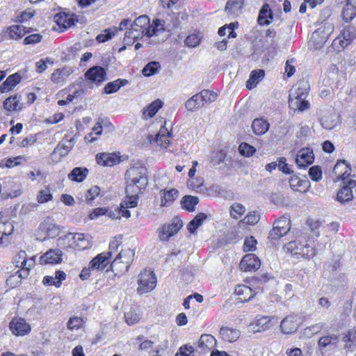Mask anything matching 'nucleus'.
Here are the masks:
<instances>
[{"mask_svg": "<svg viewBox=\"0 0 356 356\" xmlns=\"http://www.w3.org/2000/svg\"><path fill=\"white\" fill-rule=\"evenodd\" d=\"M149 18L147 15H140L137 17L132 24L129 31L125 32L124 42L127 44H132L133 41L143 35L147 36V31Z\"/></svg>", "mask_w": 356, "mask_h": 356, "instance_id": "nucleus-1", "label": "nucleus"}, {"mask_svg": "<svg viewBox=\"0 0 356 356\" xmlns=\"http://www.w3.org/2000/svg\"><path fill=\"white\" fill-rule=\"evenodd\" d=\"M147 168L145 167H132L129 168L126 175L128 179L131 182L126 188V192L129 193L131 188L136 186L138 191L144 189L147 185Z\"/></svg>", "mask_w": 356, "mask_h": 356, "instance_id": "nucleus-2", "label": "nucleus"}, {"mask_svg": "<svg viewBox=\"0 0 356 356\" xmlns=\"http://www.w3.org/2000/svg\"><path fill=\"white\" fill-rule=\"evenodd\" d=\"M134 251L130 248L122 250L112 261L111 264V270L115 272V274L127 272L134 260Z\"/></svg>", "mask_w": 356, "mask_h": 356, "instance_id": "nucleus-3", "label": "nucleus"}, {"mask_svg": "<svg viewBox=\"0 0 356 356\" xmlns=\"http://www.w3.org/2000/svg\"><path fill=\"white\" fill-rule=\"evenodd\" d=\"M138 292L146 293L152 291L156 285V277L152 270L145 269L138 275Z\"/></svg>", "mask_w": 356, "mask_h": 356, "instance_id": "nucleus-4", "label": "nucleus"}, {"mask_svg": "<svg viewBox=\"0 0 356 356\" xmlns=\"http://www.w3.org/2000/svg\"><path fill=\"white\" fill-rule=\"evenodd\" d=\"M284 248L291 254L299 255L303 258H310L316 254L314 248L307 243H302L296 241L288 243L284 245Z\"/></svg>", "mask_w": 356, "mask_h": 356, "instance_id": "nucleus-5", "label": "nucleus"}, {"mask_svg": "<svg viewBox=\"0 0 356 356\" xmlns=\"http://www.w3.org/2000/svg\"><path fill=\"white\" fill-rule=\"evenodd\" d=\"M314 156L313 151L309 148H304L298 151L296 163L299 168L305 169L314 162Z\"/></svg>", "mask_w": 356, "mask_h": 356, "instance_id": "nucleus-6", "label": "nucleus"}, {"mask_svg": "<svg viewBox=\"0 0 356 356\" xmlns=\"http://www.w3.org/2000/svg\"><path fill=\"white\" fill-rule=\"evenodd\" d=\"M261 266L260 260L254 254H246L241 259L239 267L242 271H255Z\"/></svg>", "mask_w": 356, "mask_h": 356, "instance_id": "nucleus-7", "label": "nucleus"}, {"mask_svg": "<svg viewBox=\"0 0 356 356\" xmlns=\"http://www.w3.org/2000/svg\"><path fill=\"white\" fill-rule=\"evenodd\" d=\"M10 330L16 336H24L31 331V327L24 319H13L10 323Z\"/></svg>", "mask_w": 356, "mask_h": 356, "instance_id": "nucleus-8", "label": "nucleus"}, {"mask_svg": "<svg viewBox=\"0 0 356 356\" xmlns=\"http://www.w3.org/2000/svg\"><path fill=\"white\" fill-rule=\"evenodd\" d=\"M305 93L304 92L293 94V96H289V106L293 109L304 111L309 106V103L305 100Z\"/></svg>", "mask_w": 356, "mask_h": 356, "instance_id": "nucleus-9", "label": "nucleus"}, {"mask_svg": "<svg viewBox=\"0 0 356 356\" xmlns=\"http://www.w3.org/2000/svg\"><path fill=\"white\" fill-rule=\"evenodd\" d=\"M166 31H168V29L165 25V22L161 19H155L151 24L149 23L147 37H158Z\"/></svg>", "mask_w": 356, "mask_h": 356, "instance_id": "nucleus-10", "label": "nucleus"}, {"mask_svg": "<svg viewBox=\"0 0 356 356\" xmlns=\"http://www.w3.org/2000/svg\"><path fill=\"white\" fill-rule=\"evenodd\" d=\"M181 222H174L170 225H163L158 229L161 241H167L170 236L176 234L181 227Z\"/></svg>", "mask_w": 356, "mask_h": 356, "instance_id": "nucleus-11", "label": "nucleus"}, {"mask_svg": "<svg viewBox=\"0 0 356 356\" xmlns=\"http://www.w3.org/2000/svg\"><path fill=\"white\" fill-rule=\"evenodd\" d=\"M281 331L284 334H290L294 333L298 328L297 316H288L285 317L280 324Z\"/></svg>", "mask_w": 356, "mask_h": 356, "instance_id": "nucleus-12", "label": "nucleus"}, {"mask_svg": "<svg viewBox=\"0 0 356 356\" xmlns=\"http://www.w3.org/2000/svg\"><path fill=\"white\" fill-rule=\"evenodd\" d=\"M86 78L99 84L105 79L106 72L102 67L95 66L90 68L85 74Z\"/></svg>", "mask_w": 356, "mask_h": 356, "instance_id": "nucleus-13", "label": "nucleus"}, {"mask_svg": "<svg viewBox=\"0 0 356 356\" xmlns=\"http://www.w3.org/2000/svg\"><path fill=\"white\" fill-rule=\"evenodd\" d=\"M14 230V226L12 222H0V245L6 246L10 240V236L13 234Z\"/></svg>", "mask_w": 356, "mask_h": 356, "instance_id": "nucleus-14", "label": "nucleus"}, {"mask_svg": "<svg viewBox=\"0 0 356 356\" xmlns=\"http://www.w3.org/2000/svg\"><path fill=\"white\" fill-rule=\"evenodd\" d=\"M328 38V33H325L324 30L318 29L313 32L309 42V45L315 49H321L323 47Z\"/></svg>", "mask_w": 356, "mask_h": 356, "instance_id": "nucleus-15", "label": "nucleus"}, {"mask_svg": "<svg viewBox=\"0 0 356 356\" xmlns=\"http://www.w3.org/2000/svg\"><path fill=\"white\" fill-rule=\"evenodd\" d=\"M54 21L59 26H63L64 29L72 27L78 22V20L74 17V15H70L65 13H58L55 15Z\"/></svg>", "mask_w": 356, "mask_h": 356, "instance_id": "nucleus-16", "label": "nucleus"}, {"mask_svg": "<svg viewBox=\"0 0 356 356\" xmlns=\"http://www.w3.org/2000/svg\"><path fill=\"white\" fill-rule=\"evenodd\" d=\"M216 346V339L211 334H202L198 343L200 352H209Z\"/></svg>", "mask_w": 356, "mask_h": 356, "instance_id": "nucleus-17", "label": "nucleus"}, {"mask_svg": "<svg viewBox=\"0 0 356 356\" xmlns=\"http://www.w3.org/2000/svg\"><path fill=\"white\" fill-rule=\"evenodd\" d=\"M339 341V337L335 334H327L321 337L318 341V344L321 350L326 348H335Z\"/></svg>", "mask_w": 356, "mask_h": 356, "instance_id": "nucleus-18", "label": "nucleus"}, {"mask_svg": "<svg viewBox=\"0 0 356 356\" xmlns=\"http://www.w3.org/2000/svg\"><path fill=\"white\" fill-rule=\"evenodd\" d=\"M333 172L337 180H345L350 174V168L345 161H340L335 164Z\"/></svg>", "mask_w": 356, "mask_h": 356, "instance_id": "nucleus-19", "label": "nucleus"}, {"mask_svg": "<svg viewBox=\"0 0 356 356\" xmlns=\"http://www.w3.org/2000/svg\"><path fill=\"white\" fill-rule=\"evenodd\" d=\"M62 252L60 250H50L40 257L41 264H58L61 261Z\"/></svg>", "mask_w": 356, "mask_h": 356, "instance_id": "nucleus-20", "label": "nucleus"}, {"mask_svg": "<svg viewBox=\"0 0 356 356\" xmlns=\"http://www.w3.org/2000/svg\"><path fill=\"white\" fill-rule=\"evenodd\" d=\"M273 19V14L268 3H264L259 10L258 23L260 25H269Z\"/></svg>", "mask_w": 356, "mask_h": 356, "instance_id": "nucleus-21", "label": "nucleus"}, {"mask_svg": "<svg viewBox=\"0 0 356 356\" xmlns=\"http://www.w3.org/2000/svg\"><path fill=\"white\" fill-rule=\"evenodd\" d=\"M270 318L268 316H260L250 327L254 332H261L267 330L270 327Z\"/></svg>", "mask_w": 356, "mask_h": 356, "instance_id": "nucleus-22", "label": "nucleus"}, {"mask_svg": "<svg viewBox=\"0 0 356 356\" xmlns=\"http://www.w3.org/2000/svg\"><path fill=\"white\" fill-rule=\"evenodd\" d=\"M25 256L26 252L24 251L19 252V257L22 258L23 261L20 263V265L18 264H17V266L21 267V269L16 273L18 274V277L21 278H26L28 277L30 272V268L34 264V261L32 259H31L28 264V261L25 259Z\"/></svg>", "mask_w": 356, "mask_h": 356, "instance_id": "nucleus-23", "label": "nucleus"}, {"mask_svg": "<svg viewBox=\"0 0 356 356\" xmlns=\"http://www.w3.org/2000/svg\"><path fill=\"white\" fill-rule=\"evenodd\" d=\"M108 254L100 253L92 259L89 266L92 270H104L109 263Z\"/></svg>", "mask_w": 356, "mask_h": 356, "instance_id": "nucleus-24", "label": "nucleus"}, {"mask_svg": "<svg viewBox=\"0 0 356 356\" xmlns=\"http://www.w3.org/2000/svg\"><path fill=\"white\" fill-rule=\"evenodd\" d=\"M21 77L17 73L10 75L0 86V92L2 93L8 92L19 83Z\"/></svg>", "mask_w": 356, "mask_h": 356, "instance_id": "nucleus-25", "label": "nucleus"}, {"mask_svg": "<svg viewBox=\"0 0 356 356\" xmlns=\"http://www.w3.org/2000/svg\"><path fill=\"white\" fill-rule=\"evenodd\" d=\"M269 123L263 118H256L252 123L253 132L258 136L264 134L269 129Z\"/></svg>", "mask_w": 356, "mask_h": 356, "instance_id": "nucleus-26", "label": "nucleus"}, {"mask_svg": "<svg viewBox=\"0 0 356 356\" xmlns=\"http://www.w3.org/2000/svg\"><path fill=\"white\" fill-rule=\"evenodd\" d=\"M74 139L71 138L70 140H66L62 143H58V145L54 149L53 154H58L60 157L65 156L74 146Z\"/></svg>", "mask_w": 356, "mask_h": 356, "instance_id": "nucleus-27", "label": "nucleus"}, {"mask_svg": "<svg viewBox=\"0 0 356 356\" xmlns=\"http://www.w3.org/2000/svg\"><path fill=\"white\" fill-rule=\"evenodd\" d=\"M219 333L223 340L229 342H234L236 341L239 338L241 334L238 330L229 327H221Z\"/></svg>", "mask_w": 356, "mask_h": 356, "instance_id": "nucleus-28", "label": "nucleus"}, {"mask_svg": "<svg viewBox=\"0 0 356 356\" xmlns=\"http://www.w3.org/2000/svg\"><path fill=\"white\" fill-rule=\"evenodd\" d=\"M88 170L86 168L76 167L68 175V178L76 182H82L88 175Z\"/></svg>", "mask_w": 356, "mask_h": 356, "instance_id": "nucleus-29", "label": "nucleus"}, {"mask_svg": "<svg viewBox=\"0 0 356 356\" xmlns=\"http://www.w3.org/2000/svg\"><path fill=\"white\" fill-rule=\"evenodd\" d=\"M3 107L8 111H17L21 110L22 104L20 103V97L14 95L7 98L3 102Z\"/></svg>", "mask_w": 356, "mask_h": 356, "instance_id": "nucleus-30", "label": "nucleus"}, {"mask_svg": "<svg viewBox=\"0 0 356 356\" xmlns=\"http://www.w3.org/2000/svg\"><path fill=\"white\" fill-rule=\"evenodd\" d=\"M54 220L51 218H47L40 224V228L45 231L49 236L51 237L58 234L59 227L53 222Z\"/></svg>", "mask_w": 356, "mask_h": 356, "instance_id": "nucleus-31", "label": "nucleus"}, {"mask_svg": "<svg viewBox=\"0 0 356 356\" xmlns=\"http://www.w3.org/2000/svg\"><path fill=\"white\" fill-rule=\"evenodd\" d=\"M235 293L241 301H249L255 295L252 289L246 285H238L235 289Z\"/></svg>", "mask_w": 356, "mask_h": 356, "instance_id": "nucleus-32", "label": "nucleus"}, {"mask_svg": "<svg viewBox=\"0 0 356 356\" xmlns=\"http://www.w3.org/2000/svg\"><path fill=\"white\" fill-rule=\"evenodd\" d=\"M29 29L22 24L13 25L8 29V35L10 38L17 40L29 33Z\"/></svg>", "mask_w": 356, "mask_h": 356, "instance_id": "nucleus-33", "label": "nucleus"}, {"mask_svg": "<svg viewBox=\"0 0 356 356\" xmlns=\"http://www.w3.org/2000/svg\"><path fill=\"white\" fill-rule=\"evenodd\" d=\"M163 106V102L160 99H156L152 102L143 113V118L148 119L152 118Z\"/></svg>", "mask_w": 356, "mask_h": 356, "instance_id": "nucleus-34", "label": "nucleus"}, {"mask_svg": "<svg viewBox=\"0 0 356 356\" xmlns=\"http://www.w3.org/2000/svg\"><path fill=\"white\" fill-rule=\"evenodd\" d=\"M198 202L199 198L192 195H185L181 200V207L190 212L195 211V206Z\"/></svg>", "mask_w": 356, "mask_h": 356, "instance_id": "nucleus-35", "label": "nucleus"}, {"mask_svg": "<svg viewBox=\"0 0 356 356\" xmlns=\"http://www.w3.org/2000/svg\"><path fill=\"white\" fill-rule=\"evenodd\" d=\"M73 243L74 248H76L79 250H85L90 246V241L83 234H74Z\"/></svg>", "mask_w": 356, "mask_h": 356, "instance_id": "nucleus-36", "label": "nucleus"}, {"mask_svg": "<svg viewBox=\"0 0 356 356\" xmlns=\"http://www.w3.org/2000/svg\"><path fill=\"white\" fill-rule=\"evenodd\" d=\"M188 15L186 10H182L177 13H173L170 19L172 28H178L181 26L183 22L188 20Z\"/></svg>", "mask_w": 356, "mask_h": 356, "instance_id": "nucleus-37", "label": "nucleus"}, {"mask_svg": "<svg viewBox=\"0 0 356 356\" xmlns=\"http://www.w3.org/2000/svg\"><path fill=\"white\" fill-rule=\"evenodd\" d=\"M203 102L200 98V96L199 93L194 95L192 96L190 99H188L186 104L185 106L188 111H194L195 110L197 109L198 108H200L203 106Z\"/></svg>", "mask_w": 356, "mask_h": 356, "instance_id": "nucleus-38", "label": "nucleus"}, {"mask_svg": "<svg viewBox=\"0 0 356 356\" xmlns=\"http://www.w3.org/2000/svg\"><path fill=\"white\" fill-rule=\"evenodd\" d=\"M127 80L118 79L114 81L108 83L104 87V92L106 94H111L117 92L122 86L127 83Z\"/></svg>", "mask_w": 356, "mask_h": 356, "instance_id": "nucleus-39", "label": "nucleus"}, {"mask_svg": "<svg viewBox=\"0 0 356 356\" xmlns=\"http://www.w3.org/2000/svg\"><path fill=\"white\" fill-rule=\"evenodd\" d=\"M97 162L98 164L104 166H112L115 163V158L110 154L102 153L99 154L96 156Z\"/></svg>", "mask_w": 356, "mask_h": 356, "instance_id": "nucleus-40", "label": "nucleus"}, {"mask_svg": "<svg viewBox=\"0 0 356 356\" xmlns=\"http://www.w3.org/2000/svg\"><path fill=\"white\" fill-rule=\"evenodd\" d=\"M291 188L294 191H299V188L302 187L304 190L309 186V181L307 179H301L296 175L292 176L289 179Z\"/></svg>", "mask_w": 356, "mask_h": 356, "instance_id": "nucleus-41", "label": "nucleus"}, {"mask_svg": "<svg viewBox=\"0 0 356 356\" xmlns=\"http://www.w3.org/2000/svg\"><path fill=\"white\" fill-rule=\"evenodd\" d=\"M160 69L161 65L159 62L152 61L143 67L142 72L145 76H150L159 72Z\"/></svg>", "mask_w": 356, "mask_h": 356, "instance_id": "nucleus-42", "label": "nucleus"}, {"mask_svg": "<svg viewBox=\"0 0 356 356\" xmlns=\"http://www.w3.org/2000/svg\"><path fill=\"white\" fill-rule=\"evenodd\" d=\"M178 197V191L176 189H170L169 191H163L161 198V205L167 206L170 204Z\"/></svg>", "mask_w": 356, "mask_h": 356, "instance_id": "nucleus-43", "label": "nucleus"}, {"mask_svg": "<svg viewBox=\"0 0 356 356\" xmlns=\"http://www.w3.org/2000/svg\"><path fill=\"white\" fill-rule=\"evenodd\" d=\"M73 239L74 234L70 232L63 236H60L57 239V244L63 248H74Z\"/></svg>", "mask_w": 356, "mask_h": 356, "instance_id": "nucleus-44", "label": "nucleus"}, {"mask_svg": "<svg viewBox=\"0 0 356 356\" xmlns=\"http://www.w3.org/2000/svg\"><path fill=\"white\" fill-rule=\"evenodd\" d=\"M353 197V191L349 188L342 187L337 193V198L341 203H345L352 200Z\"/></svg>", "mask_w": 356, "mask_h": 356, "instance_id": "nucleus-45", "label": "nucleus"}, {"mask_svg": "<svg viewBox=\"0 0 356 356\" xmlns=\"http://www.w3.org/2000/svg\"><path fill=\"white\" fill-rule=\"evenodd\" d=\"M274 225L277 227L282 233H288L291 229L290 220L283 216L275 221Z\"/></svg>", "mask_w": 356, "mask_h": 356, "instance_id": "nucleus-46", "label": "nucleus"}, {"mask_svg": "<svg viewBox=\"0 0 356 356\" xmlns=\"http://www.w3.org/2000/svg\"><path fill=\"white\" fill-rule=\"evenodd\" d=\"M245 211V207L240 204L235 202L230 207V215L235 219H238Z\"/></svg>", "mask_w": 356, "mask_h": 356, "instance_id": "nucleus-47", "label": "nucleus"}, {"mask_svg": "<svg viewBox=\"0 0 356 356\" xmlns=\"http://www.w3.org/2000/svg\"><path fill=\"white\" fill-rule=\"evenodd\" d=\"M122 236L120 235L115 236L112 241H110L108 250L104 252L105 254H108L107 256L109 259L112 256L113 253L115 252L118 250L119 246L122 244Z\"/></svg>", "mask_w": 356, "mask_h": 356, "instance_id": "nucleus-48", "label": "nucleus"}, {"mask_svg": "<svg viewBox=\"0 0 356 356\" xmlns=\"http://www.w3.org/2000/svg\"><path fill=\"white\" fill-rule=\"evenodd\" d=\"M199 95L204 105V104L211 103L216 101L217 98L216 93L209 90H203L199 93Z\"/></svg>", "mask_w": 356, "mask_h": 356, "instance_id": "nucleus-49", "label": "nucleus"}, {"mask_svg": "<svg viewBox=\"0 0 356 356\" xmlns=\"http://www.w3.org/2000/svg\"><path fill=\"white\" fill-rule=\"evenodd\" d=\"M309 90V85L307 81H299L294 87L293 91L289 96H293V94H298L299 92H304L305 93V97H307Z\"/></svg>", "mask_w": 356, "mask_h": 356, "instance_id": "nucleus-50", "label": "nucleus"}, {"mask_svg": "<svg viewBox=\"0 0 356 356\" xmlns=\"http://www.w3.org/2000/svg\"><path fill=\"white\" fill-rule=\"evenodd\" d=\"M310 179L314 181H318L322 179V170L319 165H313L308 170Z\"/></svg>", "mask_w": 356, "mask_h": 356, "instance_id": "nucleus-51", "label": "nucleus"}, {"mask_svg": "<svg viewBox=\"0 0 356 356\" xmlns=\"http://www.w3.org/2000/svg\"><path fill=\"white\" fill-rule=\"evenodd\" d=\"M243 6V3L239 0L228 1L226 3L225 10L230 13L238 12Z\"/></svg>", "mask_w": 356, "mask_h": 356, "instance_id": "nucleus-52", "label": "nucleus"}, {"mask_svg": "<svg viewBox=\"0 0 356 356\" xmlns=\"http://www.w3.org/2000/svg\"><path fill=\"white\" fill-rule=\"evenodd\" d=\"M240 154L244 156H251L256 152V149L247 143H242L238 147Z\"/></svg>", "mask_w": 356, "mask_h": 356, "instance_id": "nucleus-53", "label": "nucleus"}, {"mask_svg": "<svg viewBox=\"0 0 356 356\" xmlns=\"http://www.w3.org/2000/svg\"><path fill=\"white\" fill-rule=\"evenodd\" d=\"M166 122H164V125H162L159 131L156 136V138H154L153 136H149L148 139L150 143H152L153 140H161V137L165 138L166 136H171L172 132L169 131L168 128L165 127Z\"/></svg>", "mask_w": 356, "mask_h": 356, "instance_id": "nucleus-54", "label": "nucleus"}, {"mask_svg": "<svg viewBox=\"0 0 356 356\" xmlns=\"http://www.w3.org/2000/svg\"><path fill=\"white\" fill-rule=\"evenodd\" d=\"M124 318L127 323L129 325L138 323L140 318V314L134 310H130L124 314Z\"/></svg>", "mask_w": 356, "mask_h": 356, "instance_id": "nucleus-55", "label": "nucleus"}, {"mask_svg": "<svg viewBox=\"0 0 356 356\" xmlns=\"http://www.w3.org/2000/svg\"><path fill=\"white\" fill-rule=\"evenodd\" d=\"M321 124L326 129H332L337 124L336 116L330 115V117L324 116L321 119Z\"/></svg>", "mask_w": 356, "mask_h": 356, "instance_id": "nucleus-56", "label": "nucleus"}, {"mask_svg": "<svg viewBox=\"0 0 356 356\" xmlns=\"http://www.w3.org/2000/svg\"><path fill=\"white\" fill-rule=\"evenodd\" d=\"M115 34V29H107L104 30V33L99 34L96 39L99 42H104L111 40Z\"/></svg>", "mask_w": 356, "mask_h": 356, "instance_id": "nucleus-57", "label": "nucleus"}, {"mask_svg": "<svg viewBox=\"0 0 356 356\" xmlns=\"http://www.w3.org/2000/svg\"><path fill=\"white\" fill-rule=\"evenodd\" d=\"M343 36L346 41L351 42L356 38V29L351 26H346L343 31Z\"/></svg>", "mask_w": 356, "mask_h": 356, "instance_id": "nucleus-58", "label": "nucleus"}, {"mask_svg": "<svg viewBox=\"0 0 356 356\" xmlns=\"http://www.w3.org/2000/svg\"><path fill=\"white\" fill-rule=\"evenodd\" d=\"M83 320L79 317H72L67 322V328L73 330H78L82 326Z\"/></svg>", "mask_w": 356, "mask_h": 356, "instance_id": "nucleus-59", "label": "nucleus"}, {"mask_svg": "<svg viewBox=\"0 0 356 356\" xmlns=\"http://www.w3.org/2000/svg\"><path fill=\"white\" fill-rule=\"evenodd\" d=\"M277 168L284 174L290 175L293 173V170L290 169L289 164L286 163V159L284 157L279 159Z\"/></svg>", "mask_w": 356, "mask_h": 356, "instance_id": "nucleus-60", "label": "nucleus"}, {"mask_svg": "<svg viewBox=\"0 0 356 356\" xmlns=\"http://www.w3.org/2000/svg\"><path fill=\"white\" fill-rule=\"evenodd\" d=\"M42 36L38 33H33L28 35L24 40V44H35L41 41Z\"/></svg>", "mask_w": 356, "mask_h": 356, "instance_id": "nucleus-61", "label": "nucleus"}, {"mask_svg": "<svg viewBox=\"0 0 356 356\" xmlns=\"http://www.w3.org/2000/svg\"><path fill=\"white\" fill-rule=\"evenodd\" d=\"M51 198L52 195L49 189H44L41 191L37 197L38 202L40 204L47 202L51 200Z\"/></svg>", "mask_w": 356, "mask_h": 356, "instance_id": "nucleus-62", "label": "nucleus"}, {"mask_svg": "<svg viewBox=\"0 0 356 356\" xmlns=\"http://www.w3.org/2000/svg\"><path fill=\"white\" fill-rule=\"evenodd\" d=\"M200 42V38L195 34L188 35L185 40V44L189 47H195Z\"/></svg>", "mask_w": 356, "mask_h": 356, "instance_id": "nucleus-63", "label": "nucleus"}, {"mask_svg": "<svg viewBox=\"0 0 356 356\" xmlns=\"http://www.w3.org/2000/svg\"><path fill=\"white\" fill-rule=\"evenodd\" d=\"M193 348L191 346L185 345L180 347L179 352L177 353L176 356H193Z\"/></svg>", "mask_w": 356, "mask_h": 356, "instance_id": "nucleus-64", "label": "nucleus"}]
</instances>
